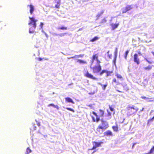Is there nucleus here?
<instances>
[{"label":"nucleus","instance_id":"1","mask_svg":"<svg viewBox=\"0 0 154 154\" xmlns=\"http://www.w3.org/2000/svg\"><path fill=\"white\" fill-rule=\"evenodd\" d=\"M100 121L101 123L97 128L96 131L97 133L101 134L109 127V125L106 121L103 119H101Z\"/></svg>","mask_w":154,"mask_h":154},{"label":"nucleus","instance_id":"2","mask_svg":"<svg viewBox=\"0 0 154 154\" xmlns=\"http://www.w3.org/2000/svg\"><path fill=\"white\" fill-rule=\"evenodd\" d=\"M92 113L96 116V118L93 116H91L92 121L94 122H98L100 120V117H102L104 115V111L103 110L101 109H99V115L94 112H92Z\"/></svg>","mask_w":154,"mask_h":154},{"label":"nucleus","instance_id":"3","mask_svg":"<svg viewBox=\"0 0 154 154\" xmlns=\"http://www.w3.org/2000/svg\"><path fill=\"white\" fill-rule=\"evenodd\" d=\"M29 18L30 20V21L29 22L28 24L30 25V26H31V25H32V26H31L29 28V32L30 33H33L35 32L34 30L36 27V22L37 20H35L33 17H29Z\"/></svg>","mask_w":154,"mask_h":154},{"label":"nucleus","instance_id":"4","mask_svg":"<svg viewBox=\"0 0 154 154\" xmlns=\"http://www.w3.org/2000/svg\"><path fill=\"white\" fill-rule=\"evenodd\" d=\"M133 5H128L125 8H122V13L124 14L126 13L127 12L129 11L132 9L133 8Z\"/></svg>","mask_w":154,"mask_h":154},{"label":"nucleus","instance_id":"5","mask_svg":"<svg viewBox=\"0 0 154 154\" xmlns=\"http://www.w3.org/2000/svg\"><path fill=\"white\" fill-rule=\"evenodd\" d=\"M93 72L94 73H98L101 69V67L100 64H98V65H95L92 68Z\"/></svg>","mask_w":154,"mask_h":154},{"label":"nucleus","instance_id":"6","mask_svg":"<svg viewBox=\"0 0 154 154\" xmlns=\"http://www.w3.org/2000/svg\"><path fill=\"white\" fill-rule=\"evenodd\" d=\"M91 59L92 62H94V60H96L97 64H100L101 63L100 61L98 59V54H94L92 56Z\"/></svg>","mask_w":154,"mask_h":154},{"label":"nucleus","instance_id":"7","mask_svg":"<svg viewBox=\"0 0 154 154\" xmlns=\"http://www.w3.org/2000/svg\"><path fill=\"white\" fill-rule=\"evenodd\" d=\"M84 76L89 79H92L94 80H97L98 79L94 76V75L91 74H90L88 71H87L84 74Z\"/></svg>","mask_w":154,"mask_h":154},{"label":"nucleus","instance_id":"8","mask_svg":"<svg viewBox=\"0 0 154 154\" xmlns=\"http://www.w3.org/2000/svg\"><path fill=\"white\" fill-rule=\"evenodd\" d=\"M93 146L92 148L91 149V150H93L96 149L97 147L101 146V144L103 143L102 142H97L94 141L92 142Z\"/></svg>","mask_w":154,"mask_h":154},{"label":"nucleus","instance_id":"9","mask_svg":"<svg viewBox=\"0 0 154 154\" xmlns=\"http://www.w3.org/2000/svg\"><path fill=\"white\" fill-rule=\"evenodd\" d=\"M133 60L137 65H139L140 63V60L137 54H134Z\"/></svg>","mask_w":154,"mask_h":154},{"label":"nucleus","instance_id":"10","mask_svg":"<svg viewBox=\"0 0 154 154\" xmlns=\"http://www.w3.org/2000/svg\"><path fill=\"white\" fill-rule=\"evenodd\" d=\"M127 110L128 111V112L129 113L130 115H132L134 113H135V112H132L131 113H130V110L133 109L135 110L137 112L138 110V108H134L133 106H128L127 108Z\"/></svg>","mask_w":154,"mask_h":154},{"label":"nucleus","instance_id":"11","mask_svg":"<svg viewBox=\"0 0 154 154\" xmlns=\"http://www.w3.org/2000/svg\"><path fill=\"white\" fill-rule=\"evenodd\" d=\"M104 135L105 136H106L107 137L112 136L113 135V134L111 131L108 130L104 132Z\"/></svg>","mask_w":154,"mask_h":154},{"label":"nucleus","instance_id":"12","mask_svg":"<svg viewBox=\"0 0 154 154\" xmlns=\"http://www.w3.org/2000/svg\"><path fill=\"white\" fill-rule=\"evenodd\" d=\"M55 3H56L55 8L57 9H59L61 3V0H55Z\"/></svg>","mask_w":154,"mask_h":154},{"label":"nucleus","instance_id":"13","mask_svg":"<svg viewBox=\"0 0 154 154\" xmlns=\"http://www.w3.org/2000/svg\"><path fill=\"white\" fill-rule=\"evenodd\" d=\"M119 25V23H118L116 24H114L112 23L110 24L111 26L112 29L113 30L116 29L117 28Z\"/></svg>","mask_w":154,"mask_h":154},{"label":"nucleus","instance_id":"14","mask_svg":"<svg viewBox=\"0 0 154 154\" xmlns=\"http://www.w3.org/2000/svg\"><path fill=\"white\" fill-rule=\"evenodd\" d=\"M28 6H29V12L30 14H33V13L34 10V6L32 5L31 4L28 5Z\"/></svg>","mask_w":154,"mask_h":154},{"label":"nucleus","instance_id":"15","mask_svg":"<svg viewBox=\"0 0 154 154\" xmlns=\"http://www.w3.org/2000/svg\"><path fill=\"white\" fill-rule=\"evenodd\" d=\"M65 101L67 103H71L73 104L74 103V102L71 98L70 97H67L65 98Z\"/></svg>","mask_w":154,"mask_h":154},{"label":"nucleus","instance_id":"16","mask_svg":"<svg viewBox=\"0 0 154 154\" xmlns=\"http://www.w3.org/2000/svg\"><path fill=\"white\" fill-rule=\"evenodd\" d=\"M119 79L122 80L123 79L122 76L120 74L118 73H116L115 75Z\"/></svg>","mask_w":154,"mask_h":154},{"label":"nucleus","instance_id":"17","mask_svg":"<svg viewBox=\"0 0 154 154\" xmlns=\"http://www.w3.org/2000/svg\"><path fill=\"white\" fill-rule=\"evenodd\" d=\"M48 106H52L56 108L57 109H59L60 108L57 105H55L53 103L49 104L48 105Z\"/></svg>","mask_w":154,"mask_h":154},{"label":"nucleus","instance_id":"18","mask_svg":"<svg viewBox=\"0 0 154 154\" xmlns=\"http://www.w3.org/2000/svg\"><path fill=\"white\" fill-rule=\"evenodd\" d=\"M112 128L115 131L118 132V127L117 125L112 126Z\"/></svg>","mask_w":154,"mask_h":154},{"label":"nucleus","instance_id":"19","mask_svg":"<svg viewBox=\"0 0 154 154\" xmlns=\"http://www.w3.org/2000/svg\"><path fill=\"white\" fill-rule=\"evenodd\" d=\"M116 83V85H119L120 84V83L119 82L118 80H117L115 78L113 79L112 80V83Z\"/></svg>","mask_w":154,"mask_h":154},{"label":"nucleus","instance_id":"20","mask_svg":"<svg viewBox=\"0 0 154 154\" xmlns=\"http://www.w3.org/2000/svg\"><path fill=\"white\" fill-rule=\"evenodd\" d=\"M80 63L86 64V61L82 60H78L77 61Z\"/></svg>","mask_w":154,"mask_h":154},{"label":"nucleus","instance_id":"21","mask_svg":"<svg viewBox=\"0 0 154 154\" xmlns=\"http://www.w3.org/2000/svg\"><path fill=\"white\" fill-rule=\"evenodd\" d=\"M99 39V38L96 36L94 37V38H92L90 40V42H94L97 40Z\"/></svg>","mask_w":154,"mask_h":154},{"label":"nucleus","instance_id":"22","mask_svg":"<svg viewBox=\"0 0 154 154\" xmlns=\"http://www.w3.org/2000/svg\"><path fill=\"white\" fill-rule=\"evenodd\" d=\"M113 73L112 71H108L106 70V76L108 77L111 75V74Z\"/></svg>","mask_w":154,"mask_h":154},{"label":"nucleus","instance_id":"23","mask_svg":"<svg viewBox=\"0 0 154 154\" xmlns=\"http://www.w3.org/2000/svg\"><path fill=\"white\" fill-rule=\"evenodd\" d=\"M32 152V151L29 147H28L26 149V154H29V153L31 152Z\"/></svg>","mask_w":154,"mask_h":154},{"label":"nucleus","instance_id":"24","mask_svg":"<svg viewBox=\"0 0 154 154\" xmlns=\"http://www.w3.org/2000/svg\"><path fill=\"white\" fill-rule=\"evenodd\" d=\"M152 68V66L150 65H149L146 67H145L144 68V69L147 70H150Z\"/></svg>","mask_w":154,"mask_h":154},{"label":"nucleus","instance_id":"25","mask_svg":"<svg viewBox=\"0 0 154 154\" xmlns=\"http://www.w3.org/2000/svg\"><path fill=\"white\" fill-rule=\"evenodd\" d=\"M99 84L101 86L102 89L103 90H105V89L106 87H107V84H106L104 85H103L100 83H99Z\"/></svg>","mask_w":154,"mask_h":154},{"label":"nucleus","instance_id":"26","mask_svg":"<svg viewBox=\"0 0 154 154\" xmlns=\"http://www.w3.org/2000/svg\"><path fill=\"white\" fill-rule=\"evenodd\" d=\"M58 29H61V30H67V27H65L64 26H62L61 27H60L58 28Z\"/></svg>","mask_w":154,"mask_h":154},{"label":"nucleus","instance_id":"27","mask_svg":"<svg viewBox=\"0 0 154 154\" xmlns=\"http://www.w3.org/2000/svg\"><path fill=\"white\" fill-rule=\"evenodd\" d=\"M37 59L39 61H41L43 60H48L47 59H45V58H42L41 57H38L37 58Z\"/></svg>","mask_w":154,"mask_h":154},{"label":"nucleus","instance_id":"28","mask_svg":"<svg viewBox=\"0 0 154 154\" xmlns=\"http://www.w3.org/2000/svg\"><path fill=\"white\" fill-rule=\"evenodd\" d=\"M106 70L103 69V70L99 73L100 75H102L103 73H106Z\"/></svg>","mask_w":154,"mask_h":154},{"label":"nucleus","instance_id":"29","mask_svg":"<svg viewBox=\"0 0 154 154\" xmlns=\"http://www.w3.org/2000/svg\"><path fill=\"white\" fill-rule=\"evenodd\" d=\"M129 50H127L125 51L124 57H125V59H127V55H128V53H129Z\"/></svg>","mask_w":154,"mask_h":154},{"label":"nucleus","instance_id":"30","mask_svg":"<svg viewBox=\"0 0 154 154\" xmlns=\"http://www.w3.org/2000/svg\"><path fill=\"white\" fill-rule=\"evenodd\" d=\"M109 51H108L107 52V53L108 54V56L109 57V59H110L112 58V54H109Z\"/></svg>","mask_w":154,"mask_h":154},{"label":"nucleus","instance_id":"31","mask_svg":"<svg viewBox=\"0 0 154 154\" xmlns=\"http://www.w3.org/2000/svg\"><path fill=\"white\" fill-rule=\"evenodd\" d=\"M84 54H81L78 55H75V56H76V57H84Z\"/></svg>","mask_w":154,"mask_h":154},{"label":"nucleus","instance_id":"32","mask_svg":"<svg viewBox=\"0 0 154 154\" xmlns=\"http://www.w3.org/2000/svg\"><path fill=\"white\" fill-rule=\"evenodd\" d=\"M109 108L110 110L112 111H114V107H112V106H110V105H109Z\"/></svg>","mask_w":154,"mask_h":154},{"label":"nucleus","instance_id":"33","mask_svg":"<svg viewBox=\"0 0 154 154\" xmlns=\"http://www.w3.org/2000/svg\"><path fill=\"white\" fill-rule=\"evenodd\" d=\"M66 109L69 110H70V111H72L73 112H75V110L73 109L67 107V108H66Z\"/></svg>","mask_w":154,"mask_h":154},{"label":"nucleus","instance_id":"34","mask_svg":"<svg viewBox=\"0 0 154 154\" xmlns=\"http://www.w3.org/2000/svg\"><path fill=\"white\" fill-rule=\"evenodd\" d=\"M148 99V100L147 102H153L154 101V100H153V98H148V99Z\"/></svg>","mask_w":154,"mask_h":154},{"label":"nucleus","instance_id":"35","mask_svg":"<svg viewBox=\"0 0 154 154\" xmlns=\"http://www.w3.org/2000/svg\"><path fill=\"white\" fill-rule=\"evenodd\" d=\"M144 60L149 64H151L152 63V61L149 60L146 58H145Z\"/></svg>","mask_w":154,"mask_h":154},{"label":"nucleus","instance_id":"36","mask_svg":"<svg viewBox=\"0 0 154 154\" xmlns=\"http://www.w3.org/2000/svg\"><path fill=\"white\" fill-rule=\"evenodd\" d=\"M67 33H63L60 34L59 35L60 37H63L65 35H66L67 34Z\"/></svg>","mask_w":154,"mask_h":154},{"label":"nucleus","instance_id":"37","mask_svg":"<svg viewBox=\"0 0 154 154\" xmlns=\"http://www.w3.org/2000/svg\"><path fill=\"white\" fill-rule=\"evenodd\" d=\"M104 13V11H102L100 12V14H98L97 15V16L98 17H100L101 15H102Z\"/></svg>","mask_w":154,"mask_h":154},{"label":"nucleus","instance_id":"38","mask_svg":"<svg viewBox=\"0 0 154 154\" xmlns=\"http://www.w3.org/2000/svg\"><path fill=\"white\" fill-rule=\"evenodd\" d=\"M107 21L106 20V18H104L101 21V23H104L106 22Z\"/></svg>","mask_w":154,"mask_h":154},{"label":"nucleus","instance_id":"39","mask_svg":"<svg viewBox=\"0 0 154 154\" xmlns=\"http://www.w3.org/2000/svg\"><path fill=\"white\" fill-rule=\"evenodd\" d=\"M43 25H44V24H43V23H42V22L40 23V26L41 29H42Z\"/></svg>","mask_w":154,"mask_h":154},{"label":"nucleus","instance_id":"40","mask_svg":"<svg viewBox=\"0 0 154 154\" xmlns=\"http://www.w3.org/2000/svg\"><path fill=\"white\" fill-rule=\"evenodd\" d=\"M107 113H108L107 115H108V116H111V112H110L109 111V110H107Z\"/></svg>","mask_w":154,"mask_h":154},{"label":"nucleus","instance_id":"41","mask_svg":"<svg viewBox=\"0 0 154 154\" xmlns=\"http://www.w3.org/2000/svg\"><path fill=\"white\" fill-rule=\"evenodd\" d=\"M141 98L142 99H148V97H145V96H142Z\"/></svg>","mask_w":154,"mask_h":154},{"label":"nucleus","instance_id":"42","mask_svg":"<svg viewBox=\"0 0 154 154\" xmlns=\"http://www.w3.org/2000/svg\"><path fill=\"white\" fill-rule=\"evenodd\" d=\"M137 52L138 53V54L139 55H142V54L141 52L140 51H137Z\"/></svg>","mask_w":154,"mask_h":154},{"label":"nucleus","instance_id":"43","mask_svg":"<svg viewBox=\"0 0 154 154\" xmlns=\"http://www.w3.org/2000/svg\"><path fill=\"white\" fill-rule=\"evenodd\" d=\"M136 144V143H133V145H132V148H133L134 147V146Z\"/></svg>","mask_w":154,"mask_h":154},{"label":"nucleus","instance_id":"44","mask_svg":"<svg viewBox=\"0 0 154 154\" xmlns=\"http://www.w3.org/2000/svg\"><path fill=\"white\" fill-rule=\"evenodd\" d=\"M75 57H76V56H75H75L72 57H70L69 58V59H71V58H74Z\"/></svg>","mask_w":154,"mask_h":154},{"label":"nucleus","instance_id":"45","mask_svg":"<svg viewBox=\"0 0 154 154\" xmlns=\"http://www.w3.org/2000/svg\"><path fill=\"white\" fill-rule=\"evenodd\" d=\"M144 108H142V109H141V110H140V112H142V111H143V110H144Z\"/></svg>","mask_w":154,"mask_h":154},{"label":"nucleus","instance_id":"46","mask_svg":"<svg viewBox=\"0 0 154 154\" xmlns=\"http://www.w3.org/2000/svg\"><path fill=\"white\" fill-rule=\"evenodd\" d=\"M37 125L39 126H40V123L39 122H38L37 123Z\"/></svg>","mask_w":154,"mask_h":154},{"label":"nucleus","instance_id":"47","mask_svg":"<svg viewBox=\"0 0 154 154\" xmlns=\"http://www.w3.org/2000/svg\"><path fill=\"white\" fill-rule=\"evenodd\" d=\"M117 91L119 92H122L121 91H119V90H117Z\"/></svg>","mask_w":154,"mask_h":154},{"label":"nucleus","instance_id":"48","mask_svg":"<svg viewBox=\"0 0 154 154\" xmlns=\"http://www.w3.org/2000/svg\"><path fill=\"white\" fill-rule=\"evenodd\" d=\"M152 54H153V55H154V52H152Z\"/></svg>","mask_w":154,"mask_h":154},{"label":"nucleus","instance_id":"49","mask_svg":"<svg viewBox=\"0 0 154 154\" xmlns=\"http://www.w3.org/2000/svg\"><path fill=\"white\" fill-rule=\"evenodd\" d=\"M153 75L154 76V72L153 73Z\"/></svg>","mask_w":154,"mask_h":154},{"label":"nucleus","instance_id":"50","mask_svg":"<svg viewBox=\"0 0 154 154\" xmlns=\"http://www.w3.org/2000/svg\"><path fill=\"white\" fill-rule=\"evenodd\" d=\"M95 151H94V152H92V153H94V152H95Z\"/></svg>","mask_w":154,"mask_h":154},{"label":"nucleus","instance_id":"51","mask_svg":"<svg viewBox=\"0 0 154 154\" xmlns=\"http://www.w3.org/2000/svg\"><path fill=\"white\" fill-rule=\"evenodd\" d=\"M145 81H146V82H147V81L146 80V79H145Z\"/></svg>","mask_w":154,"mask_h":154},{"label":"nucleus","instance_id":"52","mask_svg":"<svg viewBox=\"0 0 154 154\" xmlns=\"http://www.w3.org/2000/svg\"><path fill=\"white\" fill-rule=\"evenodd\" d=\"M116 51H117V48H116Z\"/></svg>","mask_w":154,"mask_h":154}]
</instances>
